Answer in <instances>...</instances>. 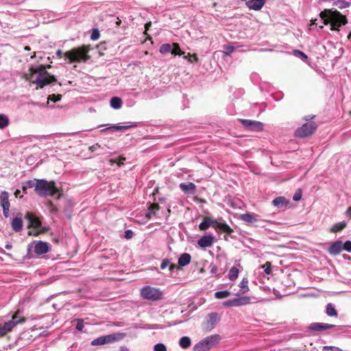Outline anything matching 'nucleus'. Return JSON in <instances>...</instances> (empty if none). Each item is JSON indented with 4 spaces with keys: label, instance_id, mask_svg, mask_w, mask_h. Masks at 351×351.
Listing matches in <instances>:
<instances>
[{
    "label": "nucleus",
    "instance_id": "f257e3e1",
    "mask_svg": "<svg viewBox=\"0 0 351 351\" xmlns=\"http://www.w3.org/2000/svg\"><path fill=\"white\" fill-rule=\"evenodd\" d=\"M50 66V65H47L48 68ZM46 69L47 66L44 65H39L36 68L31 67L29 69V72L25 75L26 80L36 84L40 88L56 82L57 81L56 77L50 75Z\"/></svg>",
    "mask_w": 351,
    "mask_h": 351
},
{
    "label": "nucleus",
    "instance_id": "f03ea898",
    "mask_svg": "<svg viewBox=\"0 0 351 351\" xmlns=\"http://www.w3.org/2000/svg\"><path fill=\"white\" fill-rule=\"evenodd\" d=\"M322 25L330 24L332 30L347 23V19L337 10H324L319 14Z\"/></svg>",
    "mask_w": 351,
    "mask_h": 351
},
{
    "label": "nucleus",
    "instance_id": "7ed1b4c3",
    "mask_svg": "<svg viewBox=\"0 0 351 351\" xmlns=\"http://www.w3.org/2000/svg\"><path fill=\"white\" fill-rule=\"evenodd\" d=\"M90 50V46L82 45V47L73 48L64 53L59 49L56 51V54L59 58H61L62 55H64V58L68 59L70 62H86L90 59V56L88 55Z\"/></svg>",
    "mask_w": 351,
    "mask_h": 351
},
{
    "label": "nucleus",
    "instance_id": "20e7f679",
    "mask_svg": "<svg viewBox=\"0 0 351 351\" xmlns=\"http://www.w3.org/2000/svg\"><path fill=\"white\" fill-rule=\"evenodd\" d=\"M35 191L40 197H47L55 196L58 190L54 182H47L44 179H41L37 180Z\"/></svg>",
    "mask_w": 351,
    "mask_h": 351
},
{
    "label": "nucleus",
    "instance_id": "39448f33",
    "mask_svg": "<svg viewBox=\"0 0 351 351\" xmlns=\"http://www.w3.org/2000/svg\"><path fill=\"white\" fill-rule=\"evenodd\" d=\"M140 295L143 299L153 302L162 300L164 298L162 291L149 285L144 286L140 289Z\"/></svg>",
    "mask_w": 351,
    "mask_h": 351
},
{
    "label": "nucleus",
    "instance_id": "423d86ee",
    "mask_svg": "<svg viewBox=\"0 0 351 351\" xmlns=\"http://www.w3.org/2000/svg\"><path fill=\"white\" fill-rule=\"evenodd\" d=\"M125 335H126L123 332H115L107 335L101 336L91 341V345L95 346L112 343L122 340L125 337Z\"/></svg>",
    "mask_w": 351,
    "mask_h": 351
},
{
    "label": "nucleus",
    "instance_id": "0eeeda50",
    "mask_svg": "<svg viewBox=\"0 0 351 351\" xmlns=\"http://www.w3.org/2000/svg\"><path fill=\"white\" fill-rule=\"evenodd\" d=\"M25 322V318L19 316L17 313L12 315V319L3 324H0V337H3L19 324Z\"/></svg>",
    "mask_w": 351,
    "mask_h": 351
},
{
    "label": "nucleus",
    "instance_id": "6e6552de",
    "mask_svg": "<svg viewBox=\"0 0 351 351\" xmlns=\"http://www.w3.org/2000/svg\"><path fill=\"white\" fill-rule=\"evenodd\" d=\"M317 127V124L314 122L306 123L295 130V136L300 138L311 136L316 130Z\"/></svg>",
    "mask_w": 351,
    "mask_h": 351
},
{
    "label": "nucleus",
    "instance_id": "1a4fd4ad",
    "mask_svg": "<svg viewBox=\"0 0 351 351\" xmlns=\"http://www.w3.org/2000/svg\"><path fill=\"white\" fill-rule=\"evenodd\" d=\"M243 126L248 130L253 132H261L263 130V123L249 119H240Z\"/></svg>",
    "mask_w": 351,
    "mask_h": 351
},
{
    "label": "nucleus",
    "instance_id": "9d476101",
    "mask_svg": "<svg viewBox=\"0 0 351 351\" xmlns=\"http://www.w3.org/2000/svg\"><path fill=\"white\" fill-rule=\"evenodd\" d=\"M25 219L28 221L29 228L32 227L34 228L35 230H37L38 232H40L43 231L40 220L35 215H34L32 213H27L25 215Z\"/></svg>",
    "mask_w": 351,
    "mask_h": 351
},
{
    "label": "nucleus",
    "instance_id": "9b49d317",
    "mask_svg": "<svg viewBox=\"0 0 351 351\" xmlns=\"http://www.w3.org/2000/svg\"><path fill=\"white\" fill-rule=\"evenodd\" d=\"M138 125L137 122H125L123 125H112L106 129H103L101 132H104L106 130H111V131H122L125 130L132 128H135Z\"/></svg>",
    "mask_w": 351,
    "mask_h": 351
},
{
    "label": "nucleus",
    "instance_id": "f8f14e48",
    "mask_svg": "<svg viewBox=\"0 0 351 351\" xmlns=\"http://www.w3.org/2000/svg\"><path fill=\"white\" fill-rule=\"evenodd\" d=\"M219 320V315L217 313H211L208 314L205 327L207 330H211L215 328Z\"/></svg>",
    "mask_w": 351,
    "mask_h": 351
},
{
    "label": "nucleus",
    "instance_id": "ddd939ff",
    "mask_svg": "<svg viewBox=\"0 0 351 351\" xmlns=\"http://www.w3.org/2000/svg\"><path fill=\"white\" fill-rule=\"evenodd\" d=\"M221 340V337L219 335H212L206 337L202 341L205 344L207 349L209 350L215 345H217Z\"/></svg>",
    "mask_w": 351,
    "mask_h": 351
},
{
    "label": "nucleus",
    "instance_id": "4468645a",
    "mask_svg": "<svg viewBox=\"0 0 351 351\" xmlns=\"http://www.w3.org/2000/svg\"><path fill=\"white\" fill-rule=\"evenodd\" d=\"M335 327L336 326L333 324L314 322L309 325L308 329L312 331H321Z\"/></svg>",
    "mask_w": 351,
    "mask_h": 351
},
{
    "label": "nucleus",
    "instance_id": "2eb2a0df",
    "mask_svg": "<svg viewBox=\"0 0 351 351\" xmlns=\"http://www.w3.org/2000/svg\"><path fill=\"white\" fill-rule=\"evenodd\" d=\"M343 242L341 241H336L329 247L328 252L330 255L337 256L343 250Z\"/></svg>",
    "mask_w": 351,
    "mask_h": 351
},
{
    "label": "nucleus",
    "instance_id": "dca6fc26",
    "mask_svg": "<svg viewBox=\"0 0 351 351\" xmlns=\"http://www.w3.org/2000/svg\"><path fill=\"white\" fill-rule=\"evenodd\" d=\"M49 251V244L47 242L38 241L34 247V252L38 255H43Z\"/></svg>",
    "mask_w": 351,
    "mask_h": 351
},
{
    "label": "nucleus",
    "instance_id": "f3484780",
    "mask_svg": "<svg viewBox=\"0 0 351 351\" xmlns=\"http://www.w3.org/2000/svg\"><path fill=\"white\" fill-rule=\"evenodd\" d=\"M265 4V0H248L246 1L245 5L247 7L253 10H260Z\"/></svg>",
    "mask_w": 351,
    "mask_h": 351
},
{
    "label": "nucleus",
    "instance_id": "a211bd4d",
    "mask_svg": "<svg viewBox=\"0 0 351 351\" xmlns=\"http://www.w3.org/2000/svg\"><path fill=\"white\" fill-rule=\"evenodd\" d=\"M213 242L214 237L212 235H205L198 240L197 243L201 247L206 248L210 247Z\"/></svg>",
    "mask_w": 351,
    "mask_h": 351
},
{
    "label": "nucleus",
    "instance_id": "6ab92c4d",
    "mask_svg": "<svg viewBox=\"0 0 351 351\" xmlns=\"http://www.w3.org/2000/svg\"><path fill=\"white\" fill-rule=\"evenodd\" d=\"M180 189L184 193L193 195V194H195V191H196V186L193 182L181 183L180 184Z\"/></svg>",
    "mask_w": 351,
    "mask_h": 351
},
{
    "label": "nucleus",
    "instance_id": "aec40b11",
    "mask_svg": "<svg viewBox=\"0 0 351 351\" xmlns=\"http://www.w3.org/2000/svg\"><path fill=\"white\" fill-rule=\"evenodd\" d=\"M213 226L219 230L223 231L226 233H231L232 232V228L223 221H217L214 220Z\"/></svg>",
    "mask_w": 351,
    "mask_h": 351
},
{
    "label": "nucleus",
    "instance_id": "412c9836",
    "mask_svg": "<svg viewBox=\"0 0 351 351\" xmlns=\"http://www.w3.org/2000/svg\"><path fill=\"white\" fill-rule=\"evenodd\" d=\"M0 204L2 208L10 207L9 201V193L4 191L0 194Z\"/></svg>",
    "mask_w": 351,
    "mask_h": 351
},
{
    "label": "nucleus",
    "instance_id": "4be33fe9",
    "mask_svg": "<svg viewBox=\"0 0 351 351\" xmlns=\"http://www.w3.org/2000/svg\"><path fill=\"white\" fill-rule=\"evenodd\" d=\"M12 228L15 232H19L23 228V220L21 217H14L11 222Z\"/></svg>",
    "mask_w": 351,
    "mask_h": 351
},
{
    "label": "nucleus",
    "instance_id": "5701e85b",
    "mask_svg": "<svg viewBox=\"0 0 351 351\" xmlns=\"http://www.w3.org/2000/svg\"><path fill=\"white\" fill-rule=\"evenodd\" d=\"M191 256L188 253H183L178 258V265L181 267H184L189 265L191 262Z\"/></svg>",
    "mask_w": 351,
    "mask_h": 351
},
{
    "label": "nucleus",
    "instance_id": "b1692460",
    "mask_svg": "<svg viewBox=\"0 0 351 351\" xmlns=\"http://www.w3.org/2000/svg\"><path fill=\"white\" fill-rule=\"evenodd\" d=\"M235 306L246 305L250 303V298L248 296H241L234 298Z\"/></svg>",
    "mask_w": 351,
    "mask_h": 351
},
{
    "label": "nucleus",
    "instance_id": "393cba45",
    "mask_svg": "<svg viewBox=\"0 0 351 351\" xmlns=\"http://www.w3.org/2000/svg\"><path fill=\"white\" fill-rule=\"evenodd\" d=\"M347 226V222L345 221L336 223L332 226L330 229V232L332 233H336L343 230Z\"/></svg>",
    "mask_w": 351,
    "mask_h": 351
},
{
    "label": "nucleus",
    "instance_id": "a878e982",
    "mask_svg": "<svg viewBox=\"0 0 351 351\" xmlns=\"http://www.w3.org/2000/svg\"><path fill=\"white\" fill-rule=\"evenodd\" d=\"M159 208V206L156 204H150L148 207L147 213L145 215L146 218L151 219L153 216H155Z\"/></svg>",
    "mask_w": 351,
    "mask_h": 351
},
{
    "label": "nucleus",
    "instance_id": "bb28decb",
    "mask_svg": "<svg viewBox=\"0 0 351 351\" xmlns=\"http://www.w3.org/2000/svg\"><path fill=\"white\" fill-rule=\"evenodd\" d=\"M256 215L252 214V213H245L241 215V219L248 223H253L257 221Z\"/></svg>",
    "mask_w": 351,
    "mask_h": 351
},
{
    "label": "nucleus",
    "instance_id": "cd10ccee",
    "mask_svg": "<svg viewBox=\"0 0 351 351\" xmlns=\"http://www.w3.org/2000/svg\"><path fill=\"white\" fill-rule=\"evenodd\" d=\"M214 220L210 218L206 217L199 225V228L201 230H206L210 226H213Z\"/></svg>",
    "mask_w": 351,
    "mask_h": 351
},
{
    "label": "nucleus",
    "instance_id": "c85d7f7f",
    "mask_svg": "<svg viewBox=\"0 0 351 351\" xmlns=\"http://www.w3.org/2000/svg\"><path fill=\"white\" fill-rule=\"evenodd\" d=\"M179 345L183 349L189 348L191 345V339L186 336L181 337L179 341Z\"/></svg>",
    "mask_w": 351,
    "mask_h": 351
},
{
    "label": "nucleus",
    "instance_id": "c756f323",
    "mask_svg": "<svg viewBox=\"0 0 351 351\" xmlns=\"http://www.w3.org/2000/svg\"><path fill=\"white\" fill-rule=\"evenodd\" d=\"M110 106L114 109H119L122 106V100L121 98L114 97L110 99Z\"/></svg>",
    "mask_w": 351,
    "mask_h": 351
},
{
    "label": "nucleus",
    "instance_id": "7c9ffc66",
    "mask_svg": "<svg viewBox=\"0 0 351 351\" xmlns=\"http://www.w3.org/2000/svg\"><path fill=\"white\" fill-rule=\"evenodd\" d=\"M36 184H37V181L34 182V180H32L25 182L24 183H23V186H22L23 192L25 193H27V191H26L27 189H31L33 187H34V190L36 191Z\"/></svg>",
    "mask_w": 351,
    "mask_h": 351
},
{
    "label": "nucleus",
    "instance_id": "2f4dec72",
    "mask_svg": "<svg viewBox=\"0 0 351 351\" xmlns=\"http://www.w3.org/2000/svg\"><path fill=\"white\" fill-rule=\"evenodd\" d=\"M239 287L241 288V293H245L249 291L248 287V280L245 278H243V280L239 283Z\"/></svg>",
    "mask_w": 351,
    "mask_h": 351
},
{
    "label": "nucleus",
    "instance_id": "473e14b6",
    "mask_svg": "<svg viewBox=\"0 0 351 351\" xmlns=\"http://www.w3.org/2000/svg\"><path fill=\"white\" fill-rule=\"evenodd\" d=\"M326 313L328 316L334 317L337 315V312L334 306L329 303L326 305Z\"/></svg>",
    "mask_w": 351,
    "mask_h": 351
},
{
    "label": "nucleus",
    "instance_id": "72a5a7b5",
    "mask_svg": "<svg viewBox=\"0 0 351 351\" xmlns=\"http://www.w3.org/2000/svg\"><path fill=\"white\" fill-rule=\"evenodd\" d=\"M172 47H173V44L172 45L169 44V43L162 44L160 47L159 51L162 54H165L167 53H171Z\"/></svg>",
    "mask_w": 351,
    "mask_h": 351
},
{
    "label": "nucleus",
    "instance_id": "f704fd0d",
    "mask_svg": "<svg viewBox=\"0 0 351 351\" xmlns=\"http://www.w3.org/2000/svg\"><path fill=\"white\" fill-rule=\"evenodd\" d=\"M231 293L229 291H217L215 293V297L217 299H223L229 297Z\"/></svg>",
    "mask_w": 351,
    "mask_h": 351
},
{
    "label": "nucleus",
    "instance_id": "c9c22d12",
    "mask_svg": "<svg viewBox=\"0 0 351 351\" xmlns=\"http://www.w3.org/2000/svg\"><path fill=\"white\" fill-rule=\"evenodd\" d=\"M9 124L8 117L3 114H0V129H3Z\"/></svg>",
    "mask_w": 351,
    "mask_h": 351
},
{
    "label": "nucleus",
    "instance_id": "e433bc0d",
    "mask_svg": "<svg viewBox=\"0 0 351 351\" xmlns=\"http://www.w3.org/2000/svg\"><path fill=\"white\" fill-rule=\"evenodd\" d=\"M193 351H208V350L204 342L200 341L193 346Z\"/></svg>",
    "mask_w": 351,
    "mask_h": 351
},
{
    "label": "nucleus",
    "instance_id": "4c0bfd02",
    "mask_svg": "<svg viewBox=\"0 0 351 351\" xmlns=\"http://www.w3.org/2000/svg\"><path fill=\"white\" fill-rule=\"evenodd\" d=\"M238 275H239V269L235 267H232L229 271V274H228L229 279L231 280H234L236 278H237Z\"/></svg>",
    "mask_w": 351,
    "mask_h": 351
},
{
    "label": "nucleus",
    "instance_id": "58836bf2",
    "mask_svg": "<svg viewBox=\"0 0 351 351\" xmlns=\"http://www.w3.org/2000/svg\"><path fill=\"white\" fill-rule=\"evenodd\" d=\"M285 202L286 199L284 197H278L273 200V204L277 207H282Z\"/></svg>",
    "mask_w": 351,
    "mask_h": 351
},
{
    "label": "nucleus",
    "instance_id": "ea45409f",
    "mask_svg": "<svg viewBox=\"0 0 351 351\" xmlns=\"http://www.w3.org/2000/svg\"><path fill=\"white\" fill-rule=\"evenodd\" d=\"M171 53L173 55H179L181 56L184 54V52H182L179 47V45L178 43H173V47L171 49Z\"/></svg>",
    "mask_w": 351,
    "mask_h": 351
},
{
    "label": "nucleus",
    "instance_id": "a19ab883",
    "mask_svg": "<svg viewBox=\"0 0 351 351\" xmlns=\"http://www.w3.org/2000/svg\"><path fill=\"white\" fill-rule=\"evenodd\" d=\"M334 4L339 9L346 8L350 5V3L346 1H337Z\"/></svg>",
    "mask_w": 351,
    "mask_h": 351
},
{
    "label": "nucleus",
    "instance_id": "79ce46f5",
    "mask_svg": "<svg viewBox=\"0 0 351 351\" xmlns=\"http://www.w3.org/2000/svg\"><path fill=\"white\" fill-rule=\"evenodd\" d=\"M293 53L295 57L300 58L304 61H306L308 58V56L300 50L295 49L293 51Z\"/></svg>",
    "mask_w": 351,
    "mask_h": 351
},
{
    "label": "nucleus",
    "instance_id": "37998d69",
    "mask_svg": "<svg viewBox=\"0 0 351 351\" xmlns=\"http://www.w3.org/2000/svg\"><path fill=\"white\" fill-rule=\"evenodd\" d=\"M184 58L185 60H187L188 62L192 63L193 62H197L198 61V57L196 54L191 55L190 53H188V55L184 56Z\"/></svg>",
    "mask_w": 351,
    "mask_h": 351
},
{
    "label": "nucleus",
    "instance_id": "c03bdc74",
    "mask_svg": "<svg viewBox=\"0 0 351 351\" xmlns=\"http://www.w3.org/2000/svg\"><path fill=\"white\" fill-rule=\"evenodd\" d=\"M323 351H343L341 348L336 347V346H326L323 347L322 349Z\"/></svg>",
    "mask_w": 351,
    "mask_h": 351
},
{
    "label": "nucleus",
    "instance_id": "a18cd8bd",
    "mask_svg": "<svg viewBox=\"0 0 351 351\" xmlns=\"http://www.w3.org/2000/svg\"><path fill=\"white\" fill-rule=\"evenodd\" d=\"M262 268L266 274L269 275L271 271V266L269 262H267L265 265H262Z\"/></svg>",
    "mask_w": 351,
    "mask_h": 351
},
{
    "label": "nucleus",
    "instance_id": "49530a36",
    "mask_svg": "<svg viewBox=\"0 0 351 351\" xmlns=\"http://www.w3.org/2000/svg\"><path fill=\"white\" fill-rule=\"evenodd\" d=\"M76 322H77V324H76V329L79 331H82L83 328H84V321L83 319H76L75 320Z\"/></svg>",
    "mask_w": 351,
    "mask_h": 351
},
{
    "label": "nucleus",
    "instance_id": "de8ad7c7",
    "mask_svg": "<svg viewBox=\"0 0 351 351\" xmlns=\"http://www.w3.org/2000/svg\"><path fill=\"white\" fill-rule=\"evenodd\" d=\"M154 351H167V348L163 343H157L154 346Z\"/></svg>",
    "mask_w": 351,
    "mask_h": 351
},
{
    "label": "nucleus",
    "instance_id": "09e8293b",
    "mask_svg": "<svg viewBox=\"0 0 351 351\" xmlns=\"http://www.w3.org/2000/svg\"><path fill=\"white\" fill-rule=\"evenodd\" d=\"M343 250H345L348 252H351V241H346L344 243H343Z\"/></svg>",
    "mask_w": 351,
    "mask_h": 351
},
{
    "label": "nucleus",
    "instance_id": "8fccbe9b",
    "mask_svg": "<svg viewBox=\"0 0 351 351\" xmlns=\"http://www.w3.org/2000/svg\"><path fill=\"white\" fill-rule=\"evenodd\" d=\"M99 38V32L97 29H94L90 35V38L93 40H97Z\"/></svg>",
    "mask_w": 351,
    "mask_h": 351
},
{
    "label": "nucleus",
    "instance_id": "3c124183",
    "mask_svg": "<svg viewBox=\"0 0 351 351\" xmlns=\"http://www.w3.org/2000/svg\"><path fill=\"white\" fill-rule=\"evenodd\" d=\"M48 99L56 102L61 99V95H51L49 96Z\"/></svg>",
    "mask_w": 351,
    "mask_h": 351
},
{
    "label": "nucleus",
    "instance_id": "603ef678",
    "mask_svg": "<svg viewBox=\"0 0 351 351\" xmlns=\"http://www.w3.org/2000/svg\"><path fill=\"white\" fill-rule=\"evenodd\" d=\"M125 160V158H120L119 162H117V160L115 159H110L109 162L111 165H113L114 163H117L118 166L120 167L121 165L123 164V162Z\"/></svg>",
    "mask_w": 351,
    "mask_h": 351
},
{
    "label": "nucleus",
    "instance_id": "864d4df0",
    "mask_svg": "<svg viewBox=\"0 0 351 351\" xmlns=\"http://www.w3.org/2000/svg\"><path fill=\"white\" fill-rule=\"evenodd\" d=\"M225 49H226L225 53L226 55H230L234 51L235 47L234 46L228 45V46L226 47Z\"/></svg>",
    "mask_w": 351,
    "mask_h": 351
},
{
    "label": "nucleus",
    "instance_id": "5fc2aeb1",
    "mask_svg": "<svg viewBox=\"0 0 351 351\" xmlns=\"http://www.w3.org/2000/svg\"><path fill=\"white\" fill-rule=\"evenodd\" d=\"M223 305L224 306H227V307L235 306V305H234V299H232V300H230L226 301V302H224L223 303Z\"/></svg>",
    "mask_w": 351,
    "mask_h": 351
},
{
    "label": "nucleus",
    "instance_id": "6e6d98bb",
    "mask_svg": "<svg viewBox=\"0 0 351 351\" xmlns=\"http://www.w3.org/2000/svg\"><path fill=\"white\" fill-rule=\"evenodd\" d=\"M134 232L132 230H127L125 231V237L126 239H132L133 237Z\"/></svg>",
    "mask_w": 351,
    "mask_h": 351
},
{
    "label": "nucleus",
    "instance_id": "4d7b16f0",
    "mask_svg": "<svg viewBox=\"0 0 351 351\" xmlns=\"http://www.w3.org/2000/svg\"><path fill=\"white\" fill-rule=\"evenodd\" d=\"M100 145L98 144V143H96L92 146L90 147V150L93 152H96L99 148H100Z\"/></svg>",
    "mask_w": 351,
    "mask_h": 351
},
{
    "label": "nucleus",
    "instance_id": "13d9d810",
    "mask_svg": "<svg viewBox=\"0 0 351 351\" xmlns=\"http://www.w3.org/2000/svg\"><path fill=\"white\" fill-rule=\"evenodd\" d=\"M302 198V194L300 192L296 193L293 197L294 201H299Z\"/></svg>",
    "mask_w": 351,
    "mask_h": 351
},
{
    "label": "nucleus",
    "instance_id": "bf43d9fd",
    "mask_svg": "<svg viewBox=\"0 0 351 351\" xmlns=\"http://www.w3.org/2000/svg\"><path fill=\"white\" fill-rule=\"evenodd\" d=\"M3 213L5 218L9 217L10 207L2 208Z\"/></svg>",
    "mask_w": 351,
    "mask_h": 351
},
{
    "label": "nucleus",
    "instance_id": "052dcab7",
    "mask_svg": "<svg viewBox=\"0 0 351 351\" xmlns=\"http://www.w3.org/2000/svg\"><path fill=\"white\" fill-rule=\"evenodd\" d=\"M169 262L168 260H163L160 265V268L165 269L169 265Z\"/></svg>",
    "mask_w": 351,
    "mask_h": 351
},
{
    "label": "nucleus",
    "instance_id": "680f3d73",
    "mask_svg": "<svg viewBox=\"0 0 351 351\" xmlns=\"http://www.w3.org/2000/svg\"><path fill=\"white\" fill-rule=\"evenodd\" d=\"M345 215L351 218V206L348 207L346 212H345Z\"/></svg>",
    "mask_w": 351,
    "mask_h": 351
},
{
    "label": "nucleus",
    "instance_id": "e2e57ef3",
    "mask_svg": "<svg viewBox=\"0 0 351 351\" xmlns=\"http://www.w3.org/2000/svg\"><path fill=\"white\" fill-rule=\"evenodd\" d=\"M210 272L213 274H216L217 272V267L215 266H213L211 267Z\"/></svg>",
    "mask_w": 351,
    "mask_h": 351
},
{
    "label": "nucleus",
    "instance_id": "0e129e2a",
    "mask_svg": "<svg viewBox=\"0 0 351 351\" xmlns=\"http://www.w3.org/2000/svg\"><path fill=\"white\" fill-rule=\"evenodd\" d=\"M20 193V190L17 189L14 193L15 196L17 197L19 195Z\"/></svg>",
    "mask_w": 351,
    "mask_h": 351
},
{
    "label": "nucleus",
    "instance_id": "69168bd1",
    "mask_svg": "<svg viewBox=\"0 0 351 351\" xmlns=\"http://www.w3.org/2000/svg\"><path fill=\"white\" fill-rule=\"evenodd\" d=\"M313 118V116H308L305 117L306 121L311 120Z\"/></svg>",
    "mask_w": 351,
    "mask_h": 351
},
{
    "label": "nucleus",
    "instance_id": "338daca9",
    "mask_svg": "<svg viewBox=\"0 0 351 351\" xmlns=\"http://www.w3.org/2000/svg\"><path fill=\"white\" fill-rule=\"evenodd\" d=\"M121 351H128V349L126 347L123 346L121 348Z\"/></svg>",
    "mask_w": 351,
    "mask_h": 351
},
{
    "label": "nucleus",
    "instance_id": "774afa93",
    "mask_svg": "<svg viewBox=\"0 0 351 351\" xmlns=\"http://www.w3.org/2000/svg\"><path fill=\"white\" fill-rule=\"evenodd\" d=\"M11 247H12V245L10 244H7L5 245V248H7V249H10Z\"/></svg>",
    "mask_w": 351,
    "mask_h": 351
}]
</instances>
